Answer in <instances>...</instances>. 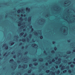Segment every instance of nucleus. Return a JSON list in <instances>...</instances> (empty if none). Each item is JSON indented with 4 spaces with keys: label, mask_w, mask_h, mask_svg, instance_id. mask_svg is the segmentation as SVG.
Instances as JSON below:
<instances>
[{
    "label": "nucleus",
    "mask_w": 75,
    "mask_h": 75,
    "mask_svg": "<svg viewBox=\"0 0 75 75\" xmlns=\"http://www.w3.org/2000/svg\"><path fill=\"white\" fill-rule=\"evenodd\" d=\"M35 35H38V33H37V32H36L35 34H34Z\"/></svg>",
    "instance_id": "obj_32"
},
{
    "label": "nucleus",
    "mask_w": 75,
    "mask_h": 75,
    "mask_svg": "<svg viewBox=\"0 0 75 75\" xmlns=\"http://www.w3.org/2000/svg\"><path fill=\"white\" fill-rule=\"evenodd\" d=\"M13 58H14L15 59H16V55H14V56H13Z\"/></svg>",
    "instance_id": "obj_41"
},
{
    "label": "nucleus",
    "mask_w": 75,
    "mask_h": 75,
    "mask_svg": "<svg viewBox=\"0 0 75 75\" xmlns=\"http://www.w3.org/2000/svg\"><path fill=\"white\" fill-rule=\"evenodd\" d=\"M22 24H23V25H24L25 24V22L22 23Z\"/></svg>",
    "instance_id": "obj_53"
},
{
    "label": "nucleus",
    "mask_w": 75,
    "mask_h": 75,
    "mask_svg": "<svg viewBox=\"0 0 75 75\" xmlns=\"http://www.w3.org/2000/svg\"><path fill=\"white\" fill-rule=\"evenodd\" d=\"M5 47V50H8V46H7V44H4L3 45V47Z\"/></svg>",
    "instance_id": "obj_4"
},
{
    "label": "nucleus",
    "mask_w": 75,
    "mask_h": 75,
    "mask_svg": "<svg viewBox=\"0 0 75 75\" xmlns=\"http://www.w3.org/2000/svg\"><path fill=\"white\" fill-rule=\"evenodd\" d=\"M33 62H35L37 61V59L34 58V59H33Z\"/></svg>",
    "instance_id": "obj_16"
},
{
    "label": "nucleus",
    "mask_w": 75,
    "mask_h": 75,
    "mask_svg": "<svg viewBox=\"0 0 75 75\" xmlns=\"http://www.w3.org/2000/svg\"><path fill=\"white\" fill-rule=\"evenodd\" d=\"M58 61H56L55 63L56 64H59L61 63V61L62 60V59L61 58H59L58 59Z\"/></svg>",
    "instance_id": "obj_1"
},
{
    "label": "nucleus",
    "mask_w": 75,
    "mask_h": 75,
    "mask_svg": "<svg viewBox=\"0 0 75 75\" xmlns=\"http://www.w3.org/2000/svg\"><path fill=\"white\" fill-rule=\"evenodd\" d=\"M56 73L58 75V74H59V71H57V72Z\"/></svg>",
    "instance_id": "obj_39"
},
{
    "label": "nucleus",
    "mask_w": 75,
    "mask_h": 75,
    "mask_svg": "<svg viewBox=\"0 0 75 75\" xmlns=\"http://www.w3.org/2000/svg\"><path fill=\"white\" fill-rule=\"evenodd\" d=\"M27 34H24V35L23 36V37H24V38H25V37H26V36H27Z\"/></svg>",
    "instance_id": "obj_26"
},
{
    "label": "nucleus",
    "mask_w": 75,
    "mask_h": 75,
    "mask_svg": "<svg viewBox=\"0 0 75 75\" xmlns=\"http://www.w3.org/2000/svg\"><path fill=\"white\" fill-rule=\"evenodd\" d=\"M19 41H22V40L21 39H19Z\"/></svg>",
    "instance_id": "obj_59"
},
{
    "label": "nucleus",
    "mask_w": 75,
    "mask_h": 75,
    "mask_svg": "<svg viewBox=\"0 0 75 75\" xmlns=\"http://www.w3.org/2000/svg\"><path fill=\"white\" fill-rule=\"evenodd\" d=\"M40 39H42V38H43V37L42 36H40Z\"/></svg>",
    "instance_id": "obj_37"
},
{
    "label": "nucleus",
    "mask_w": 75,
    "mask_h": 75,
    "mask_svg": "<svg viewBox=\"0 0 75 75\" xmlns=\"http://www.w3.org/2000/svg\"><path fill=\"white\" fill-rule=\"evenodd\" d=\"M54 67H66V66H54Z\"/></svg>",
    "instance_id": "obj_13"
},
{
    "label": "nucleus",
    "mask_w": 75,
    "mask_h": 75,
    "mask_svg": "<svg viewBox=\"0 0 75 75\" xmlns=\"http://www.w3.org/2000/svg\"><path fill=\"white\" fill-rule=\"evenodd\" d=\"M32 37V34H30V35H29V38H31Z\"/></svg>",
    "instance_id": "obj_20"
},
{
    "label": "nucleus",
    "mask_w": 75,
    "mask_h": 75,
    "mask_svg": "<svg viewBox=\"0 0 75 75\" xmlns=\"http://www.w3.org/2000/svg\"><path fill=\"white\" fill-rule=\"evenodd\" d=\"M24 20L25 21H27V18H24Z\"/></svg>",
    "instance_id": "obj_29"
},
{
    "label": "nucleus",
    "mask_w": 75,
    "mask_h": 75,
    "mask_svg": "<svg viewBox=\"0 0 75 75\" xmlns=\"http://www.w3.org/2000/svg\"><path fill=\"white\" fill-rule=\"evenodd\" d=\"M71 64H72V62H71L68 63V65H71Z\"/></svg>",
    "instance_id": "obj_34"
},
{
    "label": "nucleus",
    "mask_w": 75,
    "mask_h": 75,
    "mask_svg": "<svg viewBox=\"0 0 75 75\" xmlns=\"http://www.w3.org/2000/svg\"><path fill=\"white\" fill-rule=\"evenodd\" d=\"M3 56H4V57H5V56H6V54H4Z\"/></svg>",
    "instance_id": "obj_62"
},
{
    "label": "nucleus",
    "mask_w": 75,
    "mask_h": 75,
    "mask_svg": "<svg viewBox=\"0 0 75 75\" xmlns=\"http://www.w3.org/2000/svg\"><path fill=\"white\" fill-rule=\"evenodd\" d=\"M31 17H29L28 18V23L31 22Z\"/></svg>",
    "instance_id": "obj_6"
},
{
    "label": "nucleus",
    "mask_w": 75,
    "mask_h": 75,
    "mask_svg": "<svg viewBox=\"0 0 75 75\" xmlns=\"http://www.w3.org/2000/svg\"><path fill=\"white\" fill-rule=\"evenodd\" d=\"M18 64H20V61L19 60H17V61Z\"/></svg>",
    "instance_id": "obj_25"
},
{
    "label": "nucleus",
    "mask_w": 75,
    "mask_h": 75,
    "mask_svg": "<svg viewBox=\"0 0 75 75\" xmlns=\"http://www.w3.org/2000/svg\"><path fill=\"white\" fill-rule=\"evenodd\" d=\"M54 49L55 51H56V50H57V48L56 47H54Z\"/></svg>",
    "instance_id": "obj_30"
},
{
    "label": "nucleus",
    "mask_w": 75,
    "mask_h": 75,
    "mask_svg": "<svg viewBox=\"0 0 75 75\" xmlns=\"http://www.w3.org/2000/svg\"><path fill=\"white\" fill-rule=\"evenodd\" d=\"M21 11V10H20V9H19L17 13H20V12H21V13H22V12Z\"/></svg>",
    "instance_id": "obj_15"
},
{
    "label": "nucleus",
    "mask_w": 75,
    "mask_h": 75,
    "mask_svg": "<svg viewBox=\"0 0 75 75\" xmlns=\"http://www.w3.org/2000/svg\"><path fill=\"white\" fill-rule=\"evenodd\" d=\"M24 34V32H22L20 34V36L21 37L22 35H23Z\"/></svg>",
    "instance_id": "obj_9"
},
{
    "label": "nucleus",
    "mask_w": 75,
    "mask_h": 75,
    "mask_svg": "<svg viewBox=\"0 0 75 75\" xmlns=\"http://www.w3.org/2000/svg\"><path fill=\"white\" fill-rule=\"evenodd\" d=\"M48 62L49 64H52V61H51V60L50 59H49L48 61Z\"/></svg>",
    "instance_id": "obj_8"
},
{
    "label": "nucleus",
    "mask_w": 75,
    "mask_h": 75,
    "mask_svg": "<svg viewBox=\"0 0 75 75\" xmlns=\"http://www.w3.org/2000/svg\"><path fill=\"white\" fill-rule=\"evenodd\" d=\"M5 17H6V18L7 17V15H6Z\"/></svg>",
    "instance_id": "obj_64"
},
{
    "label": "nucleus",
    "mask_w": 75,
    "mask_h": 75,
    "mask_svg": "<svg viewBox=\"0 0 75 75\" xmlns=\"http://www.w3.org/2000/svg\"><path fill=\"white\" fill-rule=\"evenodd\" d=\"M46 16H47V17H49L50 16V15H46Z\"/></svg>",
    "instance_id": "obj_54"
},
{
    "label": "nucleus",
    "mask_w": 75,
    "mask_h": 75,
    "mask_svg": "<svg viewBox=\"0 0 75 75\" xmlns=\"http://www.w3.org/2000/svg\"><path fill=\"white\" fill-rule=\"evenodd\" d=\"M23 31L24 32V31H25L26 30L25 29H23Z\"/></svg>",
    "instance_id": "obj_47"
},
{
    "label": "nucleus",
    "mask_w": 75,
    "mask_h": 75,
    "mask_svg": "<svg viewBox=\"0 0 75 75\" xmlns=\"http://www.w3.org/2000/svg\"><path fill=\"white\" fill-rule=\"evenodd\" d=\"M22 41L23 42H25L26 41V39H25V38H24V39H22Z\"/></svg>",
    "instance_id": "obj_19"
},
{
    "label": "nucleus",
    "mask_w": 75,
    "mask_h": 75,
    "mask_svg": "<svg viewBox=\"0 0 75 75\" xmlns=\"http://www.w3.org/2000/svg\"><path fill=\"white\" fill-rule=\"evenodd\" d=\"M22 11H23V14H24L25 13V12H24V9H23V10H22Z\"/></svg>",
    "instance_id": "obj_45"
},
{
    "label": "nucleus",
    "mask_w": 75,
    "mask_h": 75,
    "mask_svg": "<svg viewBox=\"0 0 75 75\" xmlns=\"http://www.w3.org/2000/svg\"><path fill=\"white\" fill-rule=\"evenodd\" d=\"M0 67H17V66H0ZM18 67H33V66H19Z\"/></svg>",
    "instance_id": "obj_2"
},
{
    "label": "nucleus",
    "mask_w": 75,
    "mask_h": 75,
    "mask_svg": "<svg viewBox=\"0 0 75 75\" xmlns=\"http://www.w3.org/2000/svg\"><path fill=\"white\" fill-rule=\"evenodd\" d=\"M22 44H23V43L22 42H21L19 43V45L20 46V45H22Z\"/></svg>",
    "instance_id": "obj_38"
},
{
    "label": "nucleus",
    "mask_w": 75,
    "mask_h": 75,
    "mask_svg": "<svg viewBox=\"0 0 75 75\" xmlns=\"http://www.w3.org/2000/svg\"><path fill=\"white\" fill-rule=\"evenodd\" d=\"M55 51L54 50H52L51 52L52 54H55Z\"/></svg>",
    "instance_id": "obj_22"
},
{
    "label": "nucleus",
    "mask_w": 75,
    "mask_h": 75,
    "mask_svg": "<svg viewBox=\"0 0 75 75\" xmlns=\"http://www.w3.org/2000/svg\"><path fill=\"white\" fill-rule=\"evenodd\" d=\"M55 61V60L53 58L52 60V62H54Z\"/></svg>",
    "instance_id": "obj_18"
},
{
    "label": "nucleus",
    "mask_w": 75,
    "mask_h": 75,
    "mask_svg": "<svg viewBox=\"0 0 75 75\" xmlns=\"http://www.w3.org/2000/svg\"><path fill=\"white\" fill-rule=\"evenodd\" d=\"M66 72V71H65L64 70V71L63 72V73H65Z\"/></svg>",
    "instance_id": "obj_57"
},
{
    "label": "nucleus",
    "mask_w": 75,
    "mask_h": 75,
    "mask_svg": "<svg viewBox=\"0 0 75 75\" xmlns=\"http://www.w3.org/2000/svg\"><path fill=\"white\" fill-rule=\"evenodd\" d=\"M43 52L45 54H47V53L46 52V51H45V50Z\"/></svg>",
    "instance_id": "obj_27"
},
{
    "label": "nucleus",
    "mask_w": 75,
    "mask_h": 75,
    "mask_svg": "<svg viewBox=\"0 0 75 75\" xmlns=\"http://www.w3.org/2000/svg\"><path fill=\"white\" fill-rule=\"evenodd\" d=\"M18 55H22V54H21V53H18Z\"/></svg>",
    "instance_id": "obj_58"
},
{
    "label": "nucleus",
    "mask_w": 75,
    "mask_h": 75,
    "mask_svg": "<svg viewBox=\"0 0 75 75\" xmlns=\"http://www.w3.org/2000/svg\"><path fill=\"white\" fill-rule=\"evenodd\" d=\"M27 54H28V51L25 52V55H27Z\"/></svg>",
    "instance_id": "obj_36"
},
{
    "label": "nucleus",
    "mask_w": 75,
    "mask_h": 75,
    "mask_svg": "<svg viewBox=\"0 0 75 75\" xmlns=\"http://www.w3.org/2000/svg\"><path fill=\"white\" fill-rule=\"evenodd\" d=\"M58 57L57 56L54 58V59L55 60H57V59H58Z\"/></svg>",
    "instance_id": "obj_23"
},
{
    "label": "nucleus",
    "mask_w": 75,
    "mask_h": 75,
    "mask_svg": "<svg viewBox=\"0 0 75 75\" xmlns=\"http://www.w3.org/2000/svg\"><path fill=\"white\" fill-rule=\"evenodd\" d=\"M34 31V29L33 28H32V30H31V33H33Z\"/></svg>",
    "instance_id": "obj_24"
},
{
    "label": "nucleus",
    "mask_w": 75,
    "mask_h": 75,
    "mask_svg": "<svg viewBox=\"0 0 75 75\" xmlns=\"http://www.w3.org/2000/svg\"><path fill=\"white\" fill-rule=\"evenodd\" d=\"M21 17H23V14H21Z\"/></svg>",
    "instance_id": "obj_61"
},
{
    "label": "nucleus",
    "mask_w": 75,
    "mask_h": 75,
    "mask_svg": "<svg viewBox=\"0 0 75 75\" xmlns=\"http://www.w3.org/2000/svg\"><path fill=\"white\" fill-rule=\"evenodd\" d=\"M24 46H23L22 47H21L22 49H24Z\"/></svg>",
    "instance_id": "obj_55"
},
{
    "label": "nucleus",
    "mask_w": 75,
    "mask_h": 75,
    "mask_svg": "<svg viewBox=\"0 0 75 75\" xmlns=\"http://www.w3.org/2000/svg\"><path fill=\"white\" fill-rule=\"evenodd\" d=\"M55 75V73L54 72H52V75Z\"/></svg>",
    "instance_id": "obj_49"
},
{
    "label": "nucleus",
    "mask_w": 75,
    "mask_h": 75,
    "mask_svg": "<svg viewBox=\"0 0 75 75\" xmlns=\"http://www.w3.org/2000/svg\"><path fill=\"white\" fill-rule=\"evenodd\" d=\"M26 40L28 42V41H29L28 40H29V38H26Z\"/></svg>",
    "instance_id": "obj_40"
},
{
    "label": "nucleus",
    "mask_w": 75,
    "mask_h": 75,
    "mask_svg": "<svg viewBox=\"0 0 75 75\" xmlns=\"http://www.w3.org/2000/svg\"><path fill=\"white\" fill-rule=\"evenodd\" d=\"M31 69H30V70L28 71V73H31Z\"/></svg>",
    "instance_id": "obj_33"
},
{
    "label": "nucleus",
    "mask_w": 75,
    "mask_h": 75,
    "mask_svg": "<svg viewBox=\"0 0 75 75\" xmlns=\"http://www.w3.org/2000/svg\"><path fill=\"white\" fill-rule=\"evenodd\" d=\"M22 23V22L21 21H20L19 22H18V23L21 24Z\"/></svg>",
    "instance_id": "obj_43"
},
{
    "label": "nucleus",
    "mask_w": 75,
    "mask_h": 75,
    "mask_svg": "<svg viewBox=\"0 0 75 75\" xmlns=\"http://www.w3.org/2000/svg\"><path fill=\"white\" fill-rule=\"evenodd\" d=\"M46 66H48V63L46 62L45 63Z\"/></svg>",
    "instance_id": "obj_35"
},
{
    "label": "nucleus",
    "mask_w": 75,
    "mask_h": 75,
    "mask_svg": "<svg viewBox=\"0 0 75 75\" xmlns=\"http://www.w3.org/2000/svg\"><path fill=\"white\" fill-rule=\"evenodd\" d=\"M66 67H75V66H67Z\"/></svg>",
    "instance_id": "obj_31"
},
{
    "label": "nucleus",
    "mask_w": 75,
    "mask_h": 75,
    "mask_svg": "<svg viewBox=\"0 0 75 75\" xmlns=\"http://www.w3.org/2000/svg\"><path fill=\"white\" fill-rule=\"evenodd\" d=\"M66 52L67 54H71V52L70 51H67Z\"/></svg>",
    "instance_id": "obj_10"
},
{
    "label": "nucleus",
    "mask_w": 75,
    "mask_h": 75,
    "mask_svg": "<svg viewBox=\"0 0 75 75\" xmlns=\"http://www.w3.org/2000/svg\"><path fill=\"white\" fill-rule=\"evenodd\" d=\"M32 47H33V48H37V47H38L37 45L35 44H32Z\"/></svg>",
    "instance_id": "obj_3"
},
{
    "label": "nucleus",
    "mask_w": 75,
    "mask_h": 75,
    "mask_svg": "<svg viewBox=\"0 0 75 75\" xmlns=\"http://www.w3.org/2000/svg\"><path fill=\"white\" fill-rule=\"evenodd\" d=\"M74 61H75V58H74Z\"/></svg>",
    "instance_id": "obj_63"
},
{
    "label": "nucleus",
    "mask_w": 75,
    "mask_h": 75,
    "mask_svg": "<svg viewBox=\"0 0 75 75\" xmlns=\"http://www.w3.org/2000/svg\"><path fill=\"white\" fill-rule=\"evenodd\" d=\"M55 44V41H53V44Z\"/></svg>",
    "instance_id": "obj_46"
},
{
    "label": "nucleus",
    "mask_w": 75,
    "mask_h": 75,
    "mask_svg": "<svg viewBox=\"0 0 75 75\" xmlns=\"http://www.w3.org/2000/svg\"><path fill=\"white\" fill-rule=\"evenodd\" d=\"M22 24L21 23H19V24H18V26H19V27H20V26H21V25H22Z\"/></svg>",
    "instance_id": "obj_28"
},
{
    "label": "nucleus",
    "mask_w": 75,
    "mask_h": 75,
    "mask_svg": "<svg viewBox=\"0 0 75 75\" xmlns=\"http://www.w3.org/2000/svg\"><path fill=\"white\" fill-rule=\"evenodd\" d=\"M24 61V63H25V64H27V63H28V61H27V60H26V61H25V60Z\"/></svg>",
    "instance_id": "obj_21"
},
{
    "label": "nucleus",
    "mask_w": 75,
    "mask_h": 75,
    "mask_svg": "<svg viewBox=\"0 0 75 75\" xmlns=\"http://www.w3.org/2000/svg\"><path fill=\"white\" fill-rule=\"evenodd\" d=\"M32 41H33V42H35V40H34V39H33L32 40Z\"/></svg>",
    "instance_id": "obj_52"
},
{
    "label": "nucleus",
    "mask_w": 75,
    "mask_h": 75,
    "mask_svg": "<svg viewBox=\"0 0 75 75\" xmlns=\"http://www.w3.org/2000/svg\"><path fill=\"white\" fill-rule=\"evenodd\" d=\"M34 67H52V66H34Z\"/></svg>",
    "instance_id": "obj_12"
},
{
    "label": "nucleus",
    "mask_w": 75,
    "mask_h": 75,
    "mask_svg": "<svg viewBox=\"0 0 75 75\" xmlns=\"http://www.w3.org/2000/svg\"><path fill=\"white\" fill-rule=\"evenodd\" d=\"M14 52V53H13ZM15 52H11V54H15Z\"/></svg>",
    "instance_id": "obj_48"
},
{
    "label": "nucleus",
    "mask_w": 75,
    "mask_h": 75,
    "mask_svg": "<svg viewBox=\"0 0 75 75\" xmlns=\"http://www.w3.org/2000/svg\"><path fill=\"white\" fill-rule=\"evenodd\" d=\"M14 60L13 59H11L9 61V62L11 63V64H14Z\"/></svg>",
    "instance_id": "obj_5"
},
{
    "label": "nucleus",
    "mask_w": 75,
    "mask_h": 75,
    "mask_svg": "<svg viewBox=\"0 0 75 75\" xmlns=\"http://www.w3.org/2000/svg\"><path fill=\"white\" fill-rule=\"evenodd\" d=\"M19 20H23L22 17H21L20 18H19Z\"/></svg>",
    "instance_id": "obj_42"
},
{
    "label": "nucleus",
    "mask_w": 75,
    "mask_h": 75,
    "mask_svg": "<svg viewBox=\"0 0 75 75\" xmlns=\"http://www.w3.org/2000/svg\"><path fill=\"white\" fill-rule=\"evenodd\" d=\"M40 59L41 60H39V61H40V62H42L43 61H44V59L42 58H40Z\"/></svg>",
    "instance_id": "obj_17"
},
{
    "label": "nucleus",
    "mask_w": 75,
    "mask_h": 75,
    "mask_svg": "<svg viewBox=\"0 0 75 75\" xmlns=\"http://www.w3.org/2000/svg\"><path fill=\"white\" fill-rule=\"evenodd\" d=\"M63 62L64 63H67L68 61L66 60H63Z\"/></svg>",
    "instance_id": "obj_14"
},
{
    "label": "nucleus",
    "mask_w": 75,
    "mask_h": 75,
    "mask_svg": "<svg viewBox=\"0 0 75 75\" xmlns=\"http://www.w3.org/2000/svg\"><path fill=\"white\" fill-rule=\"evenodd\" d=\"M69 73H71V70H69Z\"/></svg>",
    "instance_id": "obj_56"
},
{
    "label": "nucleus",
    "mask_w": 75,
    "mask_h": 75,
    "mask_svg": "<svg viewBox=\"0 0 75 75\" xmlns=\"http://www.w3.org/2000/svg\"><path fill=\"white\" fill-rule=\"evenodd\" d=\"M14 44V43L13 42H11L9 43V45H10L11 46H12V45H13V44Z\"/></svg>",
    "instance_id": "obj_7"
},
{
    "label": "nucleus",
    "mask_w": 75,
    "mask_h": 75,
    "mask_svg": "<svg viewBox=\"0 0 75 75\" xmlns=\"http://www.w3.org/2000/svg\"><path fill=\"white\" fill-rule=\"evenodd\" d=\"M26 10H28V12H29L30 11V8H28L27 7L26 8Z\"/></svg>",
    "instance_id": "obj_11"
},
{
    "label": "nucleus",
    "mask_w": 75,
    "mask_h": 75,
    "mask_svg": "<svg viewBox=\"0 0 75 75\" xmlns=\"http://www.w3.org/2000/svg\"><path fill=\"white\" fill-rule=\"evenodd\" d=\"M67 55L65 54L64 55V57H67Z\"/></svg>",
    "instance_id": "obj_50"
},
{
    "label": "nucleus",
    "mask_w": 75,
    "mask_h": 75,
    "mask_svg": "<svg viewBox=\"0 0 75 75\" xmlns=\"http://www.w3.org/2000/svg\"><path fill=\"white\" fill-rule=\"evenodd\" d=\"M67 41H68V42H71V40H68Z\"/></svg>",
    "instance_id": "obj_44"
},
{
    "label": "nucleus",
    "mask_w": 75,
    "mask_h": 75,
    "mask_svg": "<svg viewBox=\"0 0 75 75\" xmlns=\"http://www.w3.org/2000/svg\"><path fill=\"white\" fill-rule=\"evenodd\" d=\"M73 51L74 52H75V49L73 50Z\"/></svg>",
    "instance_id": "obj_51"
},
{
    "label": "nucleus",
    "mask_w": 75,
    "mask_h": 75,
    "mask_svg": "<svg viewBox=\"0 0 75 75\" xmlns=\"http://www.w3.org/2000/svg\"><path fill=\"white\" fill-rule=\"evenodd\" d=\"M73 64H75V62H73Z\"/></svg>",
    "instance_id": "obj_60"
}]
</instances>
